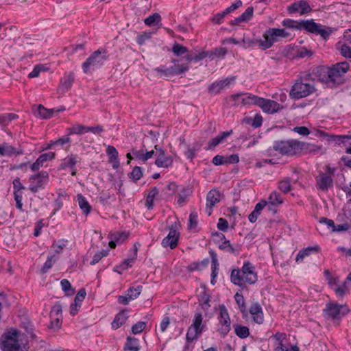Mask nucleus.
Wrapping results in <instances>:
<instances>
[{"label":"nucleus","mask_w":351,"mask_h":351,"mask_svg":"<svg viewBox=\"0 0 351 351\" xmlns=\"http://www.w3.org/2000/svg\"><path fill=\"white\" fill-rule=\"evenodd\" d=\"M197 225V214L195 213H191L189 216V229L195 228Z\"/></svg>","instance_id":"bf43d9fd"},{"label":"nucleus","mask_w":351,"mask_h":351,"mask_svg":"<svg viewBox=\"0 0 351 351\" xmlns=\"http://www.w3.org/2000/svg\"><path fill=\"white\" fill-rule=\"evenodd\" d=\"M234 328L236 335L240 338H246L250 335L249 328L246 326L234 325Z\"/></svg>","instance_id":"f704fd0d"},{"label":"nucleus","mask_w":351,"mask_h":351,"mask_svg":"<svg viewBox=\"0 0 351 351\" xmlns=\"http://www.w3.org/2000/svg\"><path fill=\"white\" fill-rule=\"evenodd\" d=\"M48 178L49 173L47 171H42L30 177V180L35 182V184L30 186L29 190L34 193L37 192L43 187V184L48 179Z\"/></svg>","instance_id":"ddd939ff"},{"label":"nucleus","mask_w":351,"mask_h":351,"mask_svg":"<svg viewBox=\"0 0 351 351\" xmlns=\"http://www.w3.org/2000/svg\"><path fill=\"white\" fill-rule=\"evenodd\" d=\"M264 98L259 97L256 95H248L245 97L243 98L242 99V104L243 105H256L258 107L261 105V103H263Z\"/></svg>","instance_id":"c756f323"},{"label":"nucleus","mask_w":351,"mask_h":351,"mask_svg":"<svg viewBox=\"0 0 351 351\" xmlns=\"http://www.w3.org/2000/svg\"><path fill=\"white\" fill-rule=\"evenodd\" d=\"M202 315L201 313H198L195 315L194 321L193 323V327H197L199 328L204 329V326L202 325Z\"/></svg>","instance_id":"13d9d810"},{"label":"nucleus","mask_w":351,"mask_h":351,"mask_svg":"<svg viewBox=\"0 0 351 351\" xmlns=\"http://www.w3.org/2000/svg\"><path fill=\"white\" fill-rule=\"evenodd\" d=\"M155 71L157 72L160 77H169L172 76L170 67H166L165 66L161 65L154 69Z\"/></svg>","instance_id":"a19ab883"},{"label":"nucleus","mask_w":351,"mask_h":351,"mask_svg":"<svg viewBox=\"0 0 351 351\" xmlns=\"http://www.w3.org/2000/svg\"><path fill=\"white\" fill-rule=\"evenodd\" d=\"M221 197L220 193L217 190L210 191L206 195V209L208 215L212 213V208L219 202Z\"/></svg>","instance_id":"f3484780"},{"label":"nucleus","mask_w":351,"mask_h":351,"mask_svg":"<svg viewBox=\"0 0 351 351\" xmlns=\"http://www.w3.org/2000/svg\"><path fill=\"white\" fill-rule=\"evenodd\" d=\"M186 151L185 152V155L188 158L192 160L195 156L196 147L195 146L191 147L190 145H187L186 148Z\"/></svg>","instance_id":"69168bd1"},{"label":"nucleus","mask_w":351,"mask_h":351,"mask_svg":"<svg viewBox=\"0 0 351 351\" xmlns=\"http://www.w3.org/2000/svg\"><path fill=\"white\" fill-rule=\"evenodd\" d=\"M315 87L311 83L298 80L291 87L289 96L293 99L304 98L315 91Z\"/></svg>","instance_id":"20e7f679"},{"label":"nucleus","mask_w":351,"mask_h":351,"mask_svg":"<svg viewBox=\"0 0 351 351\" xmlns=\"http://www.w3.org/2000/svg\"><path fill=\"white\" fill-rule=\"evenodd\" d=\"M278 189L282 192L287 193L291 189L290 180L289 179L283 180L279 182Z\"/></svg>","instance_id":"a18cd8bd"},{"label":"nucleus","mask_w":351,"mask_h":351,"mask_svg":"<svg viewBox=\"0 0 351 351\" xmlns=\"http://www.w3.org/2000/svg\"><path fill=\"white\" fill-rule=\"evenodd\" d=\"M219 328L218 329L219 333L225 337L230 330V319L228 311L225 306L221 305L219 306Z\"/></svg>","instance_id":"1a4fd4ad"},{"label":"nucleus","mask_w":351,"mask_h":351,"mask_svg":"<svg viewBox=\"0 0 351 351\" xmlns=\"http://www.w3.org/2000/svg\"><path fill=\"white\" fill-rule=\"evenodd\" d=\"M128 234L125 232H115L110 234V239L114 240L117 243H121L125 241Z\"/></svg>","instance_id":"37998d69"},{"label":"nucleus","mask_w":351,"mask_h":351,"mask_svg":"<svg viewBox=\"0 0 351 351\" xmlns=\"http://www.w3.org/2000/svg\"><path fill=\"white\" fill-rule=\"evenodd\" d=\"M186 151L185 152V155L188 158L192 160L195 156L196 147L195 146L191 147L190 145H187L186 148Z\"/></svg>","instance_id":"338daca9"},{"label":"nucleus","mask_w":351,"mask_h":351,"mask_svg":"<svg viewBox=\"0 0 351 351\" xmlns=\"http://www.w3.org/2000/svg\"><path fill=\"white\" fill-rule=\"evenodd\" d=\"M128 316L125 314V311H121L116 315L114 321L112 322V327L114 329L119 328L126 322Z\"/></svg>","instance_id":"7c9ffc66"},{"label":"nucleus","mask_w":351,"mask_h":351,"mask_svg":"<svg viewBox=\"0 0 351 351\" xmlns=\"http://www.w3.org/2000/svg\"><path fill=\"white\" fill-rule=\"evenodd\" d=\"M33 112L36 118L47 119L52 117L53 114L55 113V110L46 108L42 104H39L34 110Z\"/></svg>","instance_id":"aec40b11"},{"label":"nucleus","mask_w":351,"mask_h":351,"mask_svg":"<svg viewBox=\"0 0 351 351\" xmlns=\"http://www.w3.org/2000/svg\"><path fill=\"white\" fill-rule=\"evenodd\" d=\"M145 328V322H139L137 324H134L132 327V332L133 334L136 335V334L141 332L144 330Z\"/></svg>","instance_id":"864d4df0"},{"label":"nucleus","mask_w":351,"mask_h":351,"mask_svg":"<svg viewBox=\"0 0 351 351\" xmlns=\"http://www.w3.org/2000/svg\"><path fill=\"white\" fill-rule=\"evenodd\" d=\"M173 164V158L171 156H165V153L162 155H158L155 160V165L158 167L168 168Z\"/></svg>","instance_id":"393cba45"},{"label":"nucleus","mask_w":351,"mask_h":351,"mask_svg":"<svg viewBox=\"0 0 351 351\" xmlns=\"http://www.w3.org/2000/svg\"><path fill=\"white\" fill-rule=\"evenodd\" d=\"M299 27L304 28L311 33L319 34L324 38L328 37L332 32V28H324L323 25L316 23L313 19L300 21Z\"/></svg>","instance_id":"423d86ee"},{"label":"nucleus","mask_w":351,"mask_h":351,"mask_svg":"<svg viewBox=\"0 0 351 351\" xmlns=\"http://www.w3.org/2000/svg\"><path fill=\"white\" fill-rule=\"evenodd\" d=\"M62 290L70 295L74 293V290L71 288V283L66 279H63L60 282Z\"/></svg>","instance_id":"49530a36"},{"label":"nucleus","mask_w":351,"mask_h":351,"mask_svg":"<svg viewBox=\"0 0 351 351\" xmlns=\"http://www.w3.org/2000/svg\"><path fill=\"white\" fill-rule=\"evenodd\" d=\"M77 161V156L71 154L63 159L62 163L60 165V168L64 169L66 167L73 169Z\"/></svg>","instance_id":"2f4dec72"},{"label":"nucleus","mask_w":351,"mask_h":351,"mask_svg":"<svg viewBox=\"0 0 351 351\" xmlns=\"http://www.w3.org/2000/svg\"><path fill=\"white\" fill-rule=\"evenodd\" d=\"M282 202H283V200L280 197V195L279 193H278L276 191H274L270 194V195L269 197V204H271L272 205H276V204H282Z\"/></svg>","instance_id":"79ce46f5"},{"label":"nucleus","mask_w":351,"mask_h":351,"mask_svg":"<svg viewBox=\"0 0 351 351\" xmlns=\"http://www.w3.org/2000/svg\"><path fill=\"white\" fill-rule=\"evenodd\" d=\"M212 162L215 165H221L227 164L226 158L221 155H217L213 158Z\"/></svg>","instance_id":"e2e57ef3"},{"label":"nucleus","mask_w":351,"mask_h":351,"mask_svg":"<svg viewBox=\"0 0 351 351\" xmlns=\"http://www.w3.org/2000/svg\"><path fill=\"white\" fill-rule=\"evenodd\" d=\"M324 311L328 317L336 319L346 315L349 312V308L345 304H339L330 301L326 304Z\"/></svg>","instance_id":"0eeeda50"},{"label":"nucleus","mask_w":351,"mask_h":351,"mask_svg":"<svg viewBox=\"0 0 351 351\" xmlns=\"http://www.w3.org/2000/svg\"><path fill=\"white\" fill-rule=\"evenodd\" d=\"M250 313L253 317V320L258 324L263 322V312L262 307L258 302H254L250 307Z\"/></svg>","instance_id":"6ab92c4d"},{"label":"nucleus","mask_w":351,"mask_h":351,"mask_svg":"<svg viewBox=\"0 0 351 351\" xmlns=\"http://www.w3.org/2000/svg\"><path fill=\"white\" fill-rule=\"evenodd\" d=\"M171 51L176 56H180L189 52V50L186 47L179 43H174Z\"/></svg>","instance_id":"4c0bfd02"},{"label":"nucleus","mask_w":351,"mask_h":351,"mask_svg":"<svg viewBox=\"0 0 351 351\" xmlns=\"http://www.w3.org/2000/svg\"><path fill=\"white\" fill-rule=\"evenodd\" d=\"M349 70L347 62H339L330 67L322 66L317 69L316 75L321 82L328 86L340 84L343 82V75Z\"/></svg>","instance_id":"f257e3e1"},{"label":"nucleus","mask_w":351,"mask_h":351,"mask_svg":"<svg viewBox=\"0 0 351 351\" xmlns=\"http://www.w3.org/2000/svg\"><path fill=\"white\" fill-rule=\"evenodd\" d=\"M180 227V224L178 221L171 225L168 235L162 241V245L164 247H169L171 249L176 247L180 237V232L178 231Z\"/></svg>","instance_id":"6e6552de"},{"label":"nucleus","mask_w":351,"mask_h":351,"mask_svg":"<svg viewBox=\"0 0 351 351\" xmlns=\"http://www.w3.org/2000/svg\"><path fill=\"white\" fill-rule=\"evenodd\" d=\"M254 13L253 7H249L240 16L235 18L230 22L232 25H239L241 23L248 22L252 17Z\"/></svg>","instance_id":"4be33fe9"},{"label":"nucleus","mask_w":351,"mask_h":351,"mask_svg":"<svg viewBox=\"0 0 351 351\" xmlns=\"http://www.w3.org/2000/svg\"><path fill=\"white\" fill-rule=\"evenodd\" d=\"M48 71V68L43 64L36 65L33 70L28 74L29 78L38 77L41 72H46Z\"/></svg>","instance_id":"c9c22d12"},{"label":"nucleus","mask_w":351,"mask_h":351,"mask_svg":"<svg viewBox=\"0 0 351 351\" xmlns=\"http://www.w3.org/2000/svg\"><path fill=\"white\" fill-rule=\"evenodd\" d=\"M75 75L73 73H69L61 79L58 90L62 93H64L70 90L73 87Z\"/></svg>","instance_id":"412c9836"},{"label":"nucleus","mask_w":351,"mask_h":351,"mask_svg":"<svg viewBox=\"0 0 351 351\" xmlns=\"http://www.w3.org/2000/svg\"><path fill=\"white\" fill-rule=\"evenodd\" d=\"M106 152L109 156V162L114 169H117L119 167V161L118 159V152L116 148L112 145H108Z\"/></svg>","instance_id":"b1692460"},{"label":"nucleus","mask_w":351,"mask_h":351,"mask_svg":"<svg viewBox=\"0 0 351 351\" xmlns=\"http://www.w3.org/2000/svg\"><path fill=\"white\" fill-rule=\"evenodd\" d=\"M57 258L53 255L49 257L45 263L43 267L41 269L42 273H46L48 269L52 267L53 264L56 262Z\"/></svg>","instance_id":"8fccbe9b"},{"label":"nucleus","mask_w":351,"mask_h":351,"mask_svg":"<svg viewBox=\"0 0 351 351\" xmlns=\"http://www.w3.org/2000/svg\"><path fill=\"white\" fill-rule=\"evenodd\" d=\"M68 131L69 134H82L86 132V127L82 125L77 124L69 128Z\"/></svg>","instance_id":"ea45409f"},{"label":"nucleus","mask_w":351,"mask_h":351,"mask_svg":"<svg viewBox=\"0 0 351 351\" xmlns=\"http://www.w3.org/2000/svg\"><path fill=\"white\" fill-rule=\"evenodd\" d=\"M171 62L173 64V66H170L172 76L184 74L190 69V66L188 63L180 62V60L172 59Z\"/></svg>","instance_id":"2eb2a0df"},{"label":"nucleus","mask_w":351,"mask_h":351,"mask_svg":"<svg viewBox=\"0 0 351 351\" xmlns=\"http://www.w3.org/2000/svg\"><path fill=\"white\" fill-rule=\"evenodd\" d=\"M86 295V292L84 289H81L77 293L75 297L74 302L76 304H81L82 302L84 300Z\"/></svg>","instance_id":"6e6d98bb"},{"label":"nucleus","mask_w":351,"mask_h":351,"mask_svg":"<svg viewBox=\"0 0 351 351\" xmlns=\"http://www.w3.org/2000/svg\"><path fill=\"white\" fill-rule=\"evenodd\" d=\"M161 21V16L158 13H154L144 20V23L147 26L153 25H159Z\"/></svg>","instance_id":"72a5a7b5"},{"label":"nucleus","mask_w":351,"mask_h":351,"mask_svg":"<svg viewBox=\"0 0 351 351\" xmlns=\"http://www.w3.org/2000/svg\"><path fill=\"white\" fill-rule=\"evenodd\" d=\"M241 273L244 282L252 285L257 281V275L254 271V267L250 263H244Z\"/></svg>","instance_id":"9b49d317"},{"label":"nucleus","mask_w":351,"mask_h":351,"mask_svg":"<svg viewBox=\"0 0 351 351\" xmlns=\"http://www.w3.org/2000/svg\"><path fill=\"white\" fill-rule=\"evenodd\" d=\"M105 60L106 57L101 56V52L99 50L94 51L93 53L82 64L84 73H88L91 66H95L98 64H102Z\"/></svg>","instance_id":"9d476101"},{"label":"nucleus","mask_w":351,"mask_h":351,"mask_svg":"<svg viewBox=\"0 0 351 351\" xmlns=\"http://www.w3.org/2000/svg\"><path fill=\"white\" fill-rule=\"evenodd\" d=\"M235 80V77H230L213 82L208 86V92L212 94H217L223 88L228 87Z\"/></svg>","instance_id":"f8f14e48"},{"label":"nucleus","mask_w":351,"mask_h":351,"mask_svg":"<svg viewBox=\"0 0 351 351\" xmlns=\"http://www.w3.org/2000/svg\"><path fill=\"white\" fill-rule=\"evenodd\" d=\"M219 247L221 250H225L232 254L234 253L235 251L234 248L232 247L228 240H225L221 245H219Z\"/></svg>","instance_id":"603ef678"},{"label":"nucleus","mask_w":351,"mask_h":351,"mask_svg":"<svg viewBox=\"0 0 351 351\" xmlns=\"http://www.w3.org/2000/svg\"><path fill=\"white\" fill-rule=\"evenodd\" d=\"M228 15L227 13H226V11L224 10L223 12H221V13H218L217 14H215L211 19L212 22L213 23H215V24H219L221 23V21H222V19L226 16Z\"/></svg>","instance_id":"0e129e2a"},{"label":"nucleus","mask_w":351,"mask_h":351,"mask_svg":"<svg viewBox=\"0 0 351 351\" xmlns=\"http://www.w3.org/2000/svg\"><path fill=\"white\" fill-rule=\"evenodd\" d=\"M262 110L267 114H274L282 109L283 107L274 100L264 99L260 106Z\"/></svg>","instance_id":"dca6fc26"},{"label":"nucleus","mask_w":351,"mask_h":351,"mask_svg":"<svg viewBox=\"0 0 351 351\" xmlns=\"http://www.w3.org/2000/svg\"><path fill=\"white\" fill-rule=\"evenodd\" d=\"M3 351H28V341L24 333L12 329L2 336Z\"/></svg>","instance_id":"f03ea898"},{"label":"nucleus","mask_w":351,"mask_h":351,"mask_svg":"<svg viewBox=\"0 0 351 351\" xmlns=\"http://www.w3.org/2000/svg\"><path fill=\"white\" fill-rule=\"evenodd\" d=\"M55 157V154L53 152H49L46 154H43L40 155L37 159L42 163L45 162L48 160H52Z\"/></svg>","instance_id":"680f3d73"},{"label":"nucleus","mask_w":351,"mask_h":351,"mask_svg":"<svg viewBox=\"0 0 351 351\" xmlns=\"http://www.w3.org/2000/svg\"><path fill=\"white\" fill-rule=\"evenodd\" d=\"M320 248L318 245L308 247L299 251L295 261L296 262L302 261L306 256H309L312 252H319Z\"/></svg>","instance_id":"bb28decb"},{"label":"nucleus","mask_w":351,"mask_h":351,"mask_svg":"<svg viewBox=\"0 0 351 351\" xmlns=\"http://www.w3.org/2000/svg\"><path fill=\"white\" fill-rule=\"evenodd\" d=\"M298 3L300 10H301V14L308 13L311 11V8L306 1L301 0L298 1Z\"/></svg>","instance_id":"5fc2aeb1"},{"label":"nucleus","mask_w":351,"mask_h":351,"mask_svg":"<svg viewBox=\"0 0 351 351\" xmlns=\"http://www.w3.org/2000/svg\"><path fill=\"white\" fill-rule=\"evenodd\" d=\"M332 179L330 176L322 173L317 180L319 188L322 191H327L332 186Z\"/></svg>","instance_id":"cd10ccee"},{"label":"nucleus","mask_w":351,"mask_h":351,"mask_svg":"<svg viewBox=\"0 0 351 351\" xmlns=\"http://www.w3.org/2000/svg\"><path fill=\"white\" fill-rule=\"evenodd\" d=\"M231 281L237 285L241 286L243 282V275L239 270L233 269L231 272Z\"/></svg>","instance_id":"e433bc0d"},{"label":"nucleus","mask_w":351,"mask_h":351,"mask_svg":"<svg viewBox=\"0 0 351 351\" xmlns=\"http://www.w3.org/2000/svg\"><path fill=\"white\" fill-rule=\"evenodd\" d=\"M154 154V150H151L149 152H146V153H143V152L135 151L133 152V154L139 160L143 161H146L148 159L151 158Z\"/></svg>","instance_id":"58836bf2"},{"label":"nucleus","mask_w":351,"mask_h":351,"mask_svg":"<svg viewBox=\"0 0 351 351\" xmlns=\"http://www.w3.org/2000/svg\"><path fill=\"white\" fill-rule=\"evenodd\" d=\"M128 343L125 344L127 349L130 351H138L139 346L136 343V339H132L130 337L127 338Z\"/></svg>","instance_id":"c03bdc74"},{"label":"nucleus","mask_w":351,"mask_h":351,"mask_svg":"<svg viewBox=\"0 0 351 351\" xmlns=\"http://www.w3.org/2000/svg\"><path fill=\"white\" fill-rule=\"evenodd\" d=\"M142 286L136 288H130L126 295H121L118 298V302L123 305H127L130 301L136 299L142 291Z\"/></svg>","instance_id":"4468645a"},{"label":"nucleus","mask_w":351,"mask_h":351,"mask_svg":"<svg viewBox=\"0 0 351 351\" xmlns=\"http://www.w3.org/2000/svg\"><path fill=\"white\" fill-rule=\"evenodd\" d=\"M152 33L145 32L138 36L136 38V42L139 45H143L145 43L151 38Z\"/></svg>","instance_id":"3c124183"},{"label":"nucleus","mask_w":351,"mask_h":351,"mask_svg":"<svg viewBox=\"0 0 351 351\" xmlns=\"http://www.w3.org/2000/svg\"><path fill=\"white\" fill-rule=\"evenodd\" d=\"M137 254V247L136 245H134V256L132 258H128L125 259L119 266V267L121 269H126L127 268L132 266V263L134 261V260L136 258Z\"/></svg>","instance_id":"09e8293b"},{"label":"nucleus","mask_w":351,"mask_h":351,"mask_svg":"<svg viewBox=\"0 0 351 351\" xmlns=\"http://www.w3.org/2000/svg\"><path fill=\"white\" fill-rule=\"evenodd\" d=\"M77 202L82 213L86 215H88L91 210V206L86 199L82 194H77Z\"/></svg>","instance_id":"c85d7f7f"},{"label":"nucleus","mask_w":351,"mask_h":351,"mask_svg":"<svg viewBox=\"0 0 351 351\" xmlns=\"http://www.w3.org/2000/svg\"><path fill=\"white\" fill-rule=\"evenodd\" d=\"M23 154L21 149L16 150V149L8 143L0 145V156H12V155H20Z\"/></svg>","instance_id":"5701e85b"},{"label":"nucleus","mask_w":351,"mask_h":351,"mask_svg":"<svg viewBox=\"0 0 351 351\" xmlns=\"http://www.w3.org/2000/svg\"><path fill=\"white\" fill-rule=\"evenodd\" d=\"M300 149V142L295 141H280L274 145V149L282 155L293 156Z\"/></svg>","instance_id":"39448f33"},{"label":"nucleus","mask_w":351,"mask_h":351,"mask_svg":"<svg viewBox=\"0 0 351 351\" xmlns=\"http://www.w3.org/2000/svg\"><path fill=\"white\" fill-rule=\"evenodd\" d=\"M108 254V250H103L102 252L96 254L93 256L90 264L93 265L97 263L101 260V258L102 257L107 256Z\"/></svg>","instance_id":"052dcab7"},{"label":"nucleus","mask_w":351,"mask_h":351,"mask_svg":"<svg viewBox=\"0 0 351 351\" xmlns=\"http://www.w3.org/2000/svg\"><path fill=\"white\" fill-rule=\"evenodd\" d=\"M13 185L14 189V199L16 201V206L18 209L22 210V190L24 189V186L21 184L20 179L16 178L13 181Z\"/></svg>","instance_id":"a211bd4d"},{"label":"nucleus","mask_w":351,"mask_h":351,"mask_svg":"<svg viewBox=\"0 0 351 351\" xmlns=\"http://www.w3.org/2000/svg\"><path fill=\"white\" fill-rule=\"evenodd\" d=\"M143 176L142 169L139 167H134L130 173V178L134 181H137L140 180V178Z\"/></svg>","instance_id":"de8ad7c7"},{"label":"nucleus","mask_w":351,"mask_h":351,"mask_svg":"<svg viewBox=\"0 0 351 351\" xmlns=\"http://www.w3.org/2000/svg\"><path fill=\"white\" fill-rule=\"evenodd\" d=\"M202 330H203L202 328H199L197 327H193V326L191 325L189 327L188 332L186 333V340L189 342L193 341L194 339H197L200 335Z\"/></svg>","instance_id":"473e14b6"},{"label":"nucleus","mask_w":351,"mask_h":351,"mask_svg":"<svg viewBox=\"0 0 351 351\" xmlns=\"http://www.w3.org/2000/svg\"><path fill=\"white\" fill-rule=\"evenodd\" d=\"M289 34L283 29L271 28L263 34V39L257 40L259 47L264 49L270 48L280 38H287Z\"/></svg>","instance_id":"7ed1b4c3"},{"label":"nucleus","mask_w":351,"mask_h":351,"mask_svg":"<svg viewBox=\"0 0 351 351\" xmlns=\"http://www.w3.org/2000/svg\"><path fill=\"white\" fill-rule=\"evenodd\" d=\"M341 53L343 56L351 58V49L349 46L343 45L341 47Z\"/></svg>","instance_id":"774afa93"},{"label":"nucleus","mask_w":351,"mask_h":351,"mask_svg":"<svg viewBox=\"0 0 351 351\" xmlns=\"http://www.w3.org/2000/svg\"><path fill=\"white\" fill-rule=\"evenodd\" d=\"M346 284V281H345L343 285L335 288V292L338 296L342 298L344 295L346 291L348 290Z\"/></svg>","instance_id":"4d7b16f0"},{"label":"nucleus","mask_w":351,"mask_h":351,"mask_svg":"<svg viewBox=\"0 0 351 351\" xmlns=\"http://www.w3.org/2000/svg\"><path fill=\"white\" fill-rule=\"evenodd\" d=\"M303 149H306L308 153L314 154H318L319 152L322 154H325V151L323 150L322 147L320 145H316L304 142H300V151Z\"/></svg>","instance_id":"a878e982"}]
</instances>
